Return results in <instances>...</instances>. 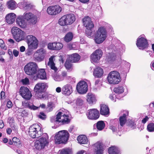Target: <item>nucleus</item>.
<instances>
[{"instance_id":"f257e3e1","label":"nucleus","mask_w":154,"mask_h":154,"mask_svg":"<svg viewBox=\"0 0 154 154\" xmlns=\"http://www.w3.org/2000/svg\"><path fill=\"white\" fill-rule=\"evenodd\" d=\"M29 135L32 138H38L35 142L34 146L37 150H41L48 143V137L46 133L42 134L41 128L37 124H33L29 128L28 131Z\"/></svg>"},{"instance_id":"f03ea898","label":"nucleus","mask_w":154,"mask_h":154,"mask_svg":"<svg viewBox=\"0 0 154 154\" xmlns=\"http://www.w3.org/2000/svg\"><path fill=\"white\" fill-rule=\"evenodd\" d=\"M104 26L100 27L94 33L91 29H87L86 31V34L90 38H94L95 42L97 44L102 43L106 39L107 37L106 29L109 28L112 30L111 26L107 23H105Z\"/></svg>"},{"instance_id":"7ed1b4c3","label":"nucleus","mask_w":154,"mask_h":154,"mask_svg":"<svg viewBox=\"0 0 154 154\" xmlns=\"http://www.w3.org/2000/svg\"><path fill=\"white\" fill-rule=\"evenodd\" d=\"M48 87V85L45 83H38L36 84L34 88L35 97L38 99H44L45 97L44 93Z\"/></svg>"},{"instance_id":"20e7f679","label":"nucleus","mask_w":154,"mask_h":154,"mask_svg":"<svg viewBox=\"0 0 154 154\" xmlns=\"http://www.w3.org/2000/svg\"><path fill=\"white\" fill-rule=\"evenodd\" d=\"M75 17L72 14H69L63 16L58 20L59 24L61 26L71 25L75 21Z\"/></svg>"},{"instance_id":"39448f33","label":"nucleus","mask_w":154,"mask_h":154,"mask_svg":"<svg viewBox=\"0 0 154 154\" xmlns=\"http://www.w3.org/2000/svg\"><path fill=\"white\" fill-rule=\"evenodd\" d=\"M69 137L67 131L63 130L59 131L55 137V141L56 144H59L66 142Z\"/></svg>"},{"instance_id":"423d86ee","label":"nucleus","mask_w":154,"mask_h":154,"mask_svg":"<svg viewBox=\"0 0 154 154\" xmlns=\"http://www.w3.org/2000/svg\"><path fill=\"white\" fill-rule=\"evenodd\" d=\"M107 79L109 84L114 85L118 84L121 80L120 73L115 71L110 72L108 75Z\"/></svg>"},{"instance_id":"0eeeda50","label":"nucleus","mask_w":154,"mask_h":154,"mask_svg":"<svg viewBox=\"0 0 154 154\" xmlns=\"http://www.w3.org/2000/svg\"><path fill=\"white\" fill-rule=\"evenodd\" d=\"M38 66L35 62H30L26 65L24 68L26 74L29 75H33L37 71Z\"/></svg>"},{"instance_id":"6e6552de","label":"nucleus","mask_w":154,"mask_h":154,"mask_svg":"<svg viewBox=\"0 0 154 154\" xmlns=\"http://www.w3.org/2000/svg\"><path fill=\"white\" fill-rule=\"evenodd\" d=\"M26 40L29 49H35L37 48L38 41L35 37L31 35H28L26 37Z\"/></svg>"},{"instance_id":"1a4fd4ad","label":"nucleus","mask_w":154,"mask_h":154,"mask_svg":"<svg viewBox=\"0 0 154 154\" xmlns=\"http://www.w3.org/2000/svg\"><path fill=\"white\" fill-rule=\"evenodd\" d=\"M22 15L29 24L35 25L37 22V17L31 12H25Z\"/></svg>"},{"instance_id":"9d476101","label":"nucleus","mask_w":154,"mask_h":154,"mask_svg":"<svg viewBox=\"0 0 154 154\" xmlns=\"http://www.w3.org/2000/svg\"><path fill=\"white\" fill-rule=\"evenodd\" d=\"M137 47L140 49L143 50L148 46V43L145 36L142 35L137 39L136 43Z\"/></svg>"},{"instance_id":"9b49d317","label":"nucleus","mask_w":154,"mask_h":154,"mask_svg":"<svg viewBox=\"0 0 154 154\" xmlns=\"http://www.w3.org/2000/svg\"><path fill=\"white\" fill-rule=\"evenodd\" d=\"M76 90L79 94H85L88 90V86L87 83L84 81L79 82L76 85Z\"/></svg>"},{"instance_id":"f8f14e48","label":"nucleus","mask_w":154,"mask_h":154,"mask_svg":"<svg viewBox=\"0 0 154 154\" xmlns=\"http://www.w3.org/2000/svg\"><path fill=\"white\" fill-rule=\"evenodd\" d=\"M46 54V51L43 48H41L37 50L34 53L33 57L36 60L41 62L44 60Z\"/></svg>"},{"instance_id":"ddd939ff","label":"nucleus","mask_w":154,"mask_h":154,"mask_svg":"<svg viewBox=\"0 0 154 154\" xmlns=\"http://www.w3.org/2000/svg\"><path fill=\"white\" fill-rule=\"evenodd\" d=\"M87 118L91 120H96L99 117V112L96 109H91L88 110L86 113Z\"/></svg>"},{"instance_id":"4468645a","label":"nucleus","mask_w":154,"mask_h":154,"mask_svg":"<svg viewBox=\"0 0 154 154\" xmlns=\"http://www.w3.org/2000/svg\"><path fill=\"white\" fill-rule=\"evenodd\" d=\"M103 52L101 49H98L94 51L91 56L92 62L98 63L102 57Z\"/></svg>"},{"instance_id":"2eb2a0df","label":"nucleus","mask_w":154,"mask_h":154,"mask_svg":"<svg viewBox=\"0 0 154 154\" xmlns=\"http://www.w3.org/2000/svg\"><path fill=\"white\" fill-rule=\"evenodd\" d=\"M16 22L19 27L23 29L27 28L29 25L22 15L17 17Z\"/></svg>"},{"instance_id":"dca6fc26","label":"nucleus","mask_w":154,"mask_h":154,"mask_svg":"<svg viewBox=\"0 0 154 154\" xmlns=\"http://www.w3.org/2000/svg\"><path fill=\"white\" fill-rule=\"evenodd\" d=\"M62 11V8L59 5L50 6L48 7L47 10V12L48 14L52 15H57Z\"/></svg>"},{"instance_id":"f3484780","label":"nucleus","mask_w":154,"mask_h":154,"mask_svg":"<svg viewBox=\"0 0 154 154\" xmlns=\"http://www.w3.org/2000/svg\"><path fill=\"white\" fill-rule=\"evenodd\" d=\"M20 94L22 97L26 100L30 99L32 97V94L26 87L21 86L20 90Z\"/></svg>"},{"instance_id":"a211bd4d","label":"nucleus","mask_w":154,"mask_h":154,"mask_svg":"<svg viewBox=\"0 0 154 154\" xmlns=\"http://www.w3.org/2000/svg\"><path fill=\"white\" fill-rule=\"evenodd\" d=\"M83 21L84 25L87 29H91L94 27V24L90 17H85L83 19Z\"/></svg>"},{"instance_id":"6ab92c4d","label":"nucleus","mask_w":154,"mask_h":154,"mask_svg":"<svg viewBox=\"0 0 154 154\" xmlns=\"http://www.w3.org/2000/svg\"><path fill=\"white\" fill-rule=\"evenodd\" d=\"M62 93L65 95L69 96L73 92V88L72 86L69 84L64 85L62 89Z\"/></svg>"},{"instance_id":"aec40b11","label":"nucleus","mask_w":154,"mask_h":154,"mask_svg":"<svg viewBox=\"0 0 154 154\" xmlns=\"http://www.w3.org/2000/svg\"><path fill=\"white\" fill-rule=\"evenodd\" d=\"M63 44L57 42L50 43L48 45V49L53 50H60L63 47Z\"/></svg>"},{"instance_id":"412c9836","label":"nucleus","mask_w":154,"mask_h":154,"mask_svg":"<svg viewBox=\"0 0 154 154\" xmlns=\"http://www.w3.org/2000/svg\"><path fill=\"white\" fill-rule=\"evenodd\" d=\"M62 114H60V112H58L57 115L56 117L54 116H52L51 118V121L52 122L57 123V122L61 123L62 124H64L63 122H65L67 120H65L63 119V116L62 117V118L60 117Z\"/></svg>"},{"instance_id":"4be33fe9","label":"nucleus","mask_w":154,"mask_h":154,"mask_svg":"<svg viewBox=\"0 0 154 154\" xmlns=\"http://www.w3.org/2000/svg\"><path fill=\"white\" fill-rule=\"evenodd\" d=\"M103 145L102 143L98 142L93 145V147L96 154H102L103 153Z\"/></svg>"},{"instance_id":"5701e85b","label":"nucleus","mask_w":154,"mask_h":154,"mask_svg":"<svg viewBox=\"0 0 154 154\" xmlns=\"http://www.w3.org/2000/svg\"><path fill=\"white\" fill-rule=\"evenodd\" d=\"M16 17V15L14 13L8 14L5 16L6 21L9 24H12L14 22Z\"/></svg>"},{"instance_id":"b1692460","label":"nucleus","mask_w":154,"mask_h":154,"mask_svg":"<svg viewBox=\"0 0 154 154\" xmlns=\"http://www.w3.org/2000/svg\"><path fill=\"white\" fill-rule=\"evenodd\" d=\"M86 100L89 104H93L96 101V97L94 94L89 93L86 95Z\"/></svg>"},{"instance_id":"393cba45","label":"nucleus","mask_w":154,"mask_h":154,"mask_svg":"<svg viewBox=\"0 0 154 154\" xmlns=\"http://www.w3.org/2000/svg\"><path fill=\"white\" fill-rule=\"evenodd\" d=\"M60 112V114H62L60 116V117L62 118V116H63V119H65V120H67L66 122H63L64 124L68 123L70 121L69 118L70 117V114L69 112L66 110L64 109L62 111V112Z\"/></svg>"},{"instance_id":"a878e982","label":"nucleus","mask_w":154,"mask_h":154,"mask_svg":"<svg viewBox=\"0 0 154 154\" xmlns=\"http://www.w3.org/2000/svg\"><path fill=\"white\" fill-rule=\"evenodd\" d=\"M100 114L105 116H108L109 114V109L107 106L105 104L101 105L100 110Z\"/></svg>"},{"instance_id":"bb28decb","label":"nucleus","mask_w":154,"mask_h":154,"mask_svg":"<svg viewBox=\"0 0 154 154\" xmlns=\"http://www.w3.org/2000/svg\"><path fill=\"white\" fill-rule=\"evenodd\" d=\"M103 71L102 69L98 67L94 69L93 74L95 77L100 78L103 75Z\"/></svg>"},{"instance_id":"cd10ccee","label":"nucleus","mask_w":154,"mask_h":154,"mask_svg":"<svg viewBox=\"0 0 154 154\" xmlns=\"http://www.w3.org/2000/svg\"><path fill=\"white\" fill-rule=\"evenodd\" d=\"M123 115L120 117L119 124L121 126H122L124 125L126 121L127 117L128 115V112L127 111H123Z\"/></svg>"},{"instance_id":"c85d7f7f","label":"nucleus","mask_w":154,"mask_h":154,"mask_svg":"<svg viewBox=\"0 0 154 154\" xmlns=\"http://www.w3.org/2000/svg\"><path fill=\"white\" fill-rule=\"evenodd\" d=\"M25 33L22 31L21 32L18 33L17 35L13 36L14 38L17 42H19L21 41L26 39L25 37Z\"/></svg>"},{"instance_id":"c756f323","label":"nucleus","mask_w":154,"mask_h":154,"mask_svg":"<svg viewBox=\"0 0 154 154\" xmlns=\"http://www.w3.org/2000/svg\"><path fill=\"white\" fill-rule=\"evenodd\" d=\"M80 56L77 53H74L69 56L68 59L71 63H76L80 59Z\"/></svg>"},{"instance_id":"7c9ffc66","label":"nucleus","mask_w":154,"mask_h":154,"mask_svg":"<svg viewBox=\"0 0 154 154\" xmlns=\"http://www.w3.org/2000/svg\"><path fill=\"white\" fill-rule=\"evenodd\" d=\"M54 57L51 56L49 59V61L48 63V65L49 66L51 69L56 72L57 70V69L55 66L54 61Z\"/></svg>"},{"instance_id":"2f4dec72","label":"nucleus","mask_w":154,"mask_h":154,"mask_svg":"<svg viewBox=\"0 0 154 154\" xmlns=\"http://www.w3.org/2000/svg\"><path fill=\"white\" fill-rule=\"evenodd\" d=\"M8 8L11 10L15 9L17 7V4L15 1L13 0L8 1L6 4Z\"/></svg>"},{"instance_id":"473e14b6","label":"nucleus","mask_w":154,"mask_h":154,"mask_svg":"<svg viewBox=\"0 0 154 154\" xmlns=\"http://www.w3.org/2000/svg\"><path fill=\"white\" fill-rule=\"evenodd\" d=\"M78 143L82 144H88V138L85 135H80L77 137Z\"/></svg>"},{"instance_id":"72a5a7b5","label":"nucleus","mask_w":154,"mask_h":154,"mask_svg":"<svg viewBox=\"0 0 154 154\" xmlns=\"http://www.w3.org/2000/svg\"><path fill=\"white\" fill-rule=\"evenodd\" d=\"M36 77L42 79H46V74L44 69H41L39 70Z\"/></svg>"},{"instance_id":"f704fd0d","label":"nucleus","mask_w":154,"mask_h":154,"mask_svg":"<svg viewBox=\"0 0 154 154\" xmlns=\"http://www.w3.org/2000/svg\"><path fill=\"white\" fill-rule=\"evenodd\" d=\"M22 105L25 108H28L30 109L33 110H35L38 108V107L32 104H30L28 102H22Z\"/></svg>"},{"instance_id":"c9c22d12","label":"nucleus","mask_w":154,"mask_h":154,"mask_svg":"<svg viewBox=\"0 0 154 154\" xmlns=\"http://www.w3.org/2000/svg\"><path fill=\"white\" fill-rule=\"evenodd\" d=\"M116 58V55L113 53H109L107 55L106 60L108 63H111L114 61Z\"/></svg>"},{"instance_id":"e433bc0d","label":"nucleus","mask_w":154,"mask_h":154,"mask_svg":"<svg viewBox=\"0 0 154 154\" xmlns=\"http://www.w3.org/2000/svg\"><path fill=\"white\" fill-rule=\"evenodd\" d=\"M60 154H72V151L71 149L69 148H63L59 151Z\"/></svg>"},{"instance_id":"4c0bfd02","label":"nucleus","mask_w":154,"mask_h":154,"mask_svg":"<svg viewBox=\"0 0 154 154\" xmlns=\"http://www.w3.org/2000/svg\"><path fill=\"white\" fill-rule=\"evenodd\" d=\"M109 154H118L119 153L118 149L115 146L110 147L108 149Z\"/></svg>"},{"instance_id":"58836bf2","label":"nucleus","mask_w":154,"mask_h":154,"mask_svg":"<svg viewBox=\"0 0 154 154\" xmlns=\"http://www.w3.org/2000/svg\"><path fill=\"white\" fill-rule=\"evenodd\" d=\"M73 34L71 32H69L67 33L64 38V40L66 42H69L71 41L73 38Z\"/></svg>"},{"instance_id":"ea45409f","label":"nucleus","mask_w":154,"mask_h":154,"mask_svg":"<svg viewBox=\"0 0 154 154\" xmlns=\"http://www.w3.org/2000/svg\"><path fill=\"white\" fill-rule=\"evenodd\" d=\"M105 125L103 121H99L96 124L97 128L99 131H101L105 128Z\"/></svg>"},{"instance_id":"a19ab883","label":"nucleus","mask_w":154,"mask_h":154,"mask_svg":"<svg viewBox=\"0 0 154 154\" xmlns=\"http://www.w3.org/2000/svg\"><path fill=\"white\" fill-rule=\"evenodd\" d=\"M124 89L122 86H119L115 88L113 90L114 92L116 94L118 95V94H121L123 93L124 91Z\"/></svg>"},{"instance_id":"79ce46f5","label":"nucleus","mask_w":154,"mask_h":154,"mask_svg":"<svg viewBox=\"0 0 154 154\" xmlns=\"http://www.w3.org/2000/svg\"><path fill=\"white\" fill-rule=\"evenodd\" d=\"M22 31L20 29L16 26L13 27L11 29V32L13 36Z\"/></svg>"},{"instance_id":"37998d69","label":"nucleus","mask_w":154,"mask_h":154,"mask_svg":"<svg viewBox=\"0 0 154 154\" xmlns=\"http://www.w3.org/2000/svg\"><path fill=\"white\" fill-rule=\"evenodd\" d=\"M20 4L23 5V7L25 10H29L32 8V5L30 4H28L26 2H21Z\"/></svg>"},{"instance_id":"c03bdc74","label":"nucleus","mask_w":154,"mask_h":154,"mask_svg":"<svg viewBox=\"0 0 154 154\" xmlns=\"http://www.w3.org/2000/svg\"><path fill=\"white\" fill-rule=\"evenodd\" d=\"M122 96H118V95L115 94H111L109 96L110 99L113 102H115L116 101V99H119L121 98Z\"/></svg>"},{"instance_id":"a18cd8bd","label":"nucleus","mask_w":154,"mask_h":154,"mask_svg":"<svg viewBox=\"0 0 154 154\" xmlns=\"http://www.w3.org/2000/svg\"><path fill=\"white\" fill-rule=\"evenodd\" d=\"M69 62V60L67 59L65 63V66L67 69L71 70L72 69V64Z\"/></svg>"},{"instance_id":"49530a36","label":"nucleus","mask_w":154,"mask_h":154,"mask_svg":"<svg viewBox=\"0 0 154 154\" xmlns=\"http://www.w3.org/2000/svg\"><path fill=\"white\" fill-rule=\"evenodd\" d=\"M47 106V110L49 111H51L55 107V105L52 102H49L48 103Z\"/></svg>"},{"instance_id":"de8ad7c7","label":"nucleus","mask_w":154,"mask_h":154,"mask_svg":"<svg viewBox=\"0 0 154 154\" xmlns=\"http://www.w3.org/2000/svg\"><path fill=\"white\" fill-rule=\"evenodd\" d=\"M12 140L14 145H17L21 143L20 140L16 137H14L13 138Z\"/></svg>"},{"instance_id":"09e8293b","label":"nucleus","mask_w":154,"mask_h":154,"mask_svg":"<svg viewBox=\"0 0 154 154\" xmlns=\"http://www.w3.org/2000/svg\"><path fill=\"white\" fill-rule=\"evenodd\" d=\"M53 77L54 80L56 81H60L63 80V78L61 77L60 75H53Z\"/></svg>"},{"instance_id":"8fccbe9b","label":"nucleus","mask_w":154,"mask_h":154,"mask_svg":"<svg viewBox=\"0 0 154 154\" xmlns=\"http://www.w3.org/2000/svg\"><path fill=\"white\" fill-rule=\"evenodd\" d=\"M147 128L148 131L150 132L154 131V124L150 123L147 125Z\"/></svg>"},{"instance_id":"3c124183","label":"nucleus","mask_w":154,"mask_h":154,"mask_svg":"<svg viewBox=\"0 0 154 154\" xmlns=\"http://www.w3.org/2000/svg\"><path fill=\"white\" fill-rule=\"evenodd\" d=\"M18 111L19 112H21V116L23 117H25L27 115L28 112L22 108H18Z\"/></svg>"},{"instance_id":"603ef678","label":"nucleus","mask_w":154,"mask_h":154,"mask_svg":"<svg viewBox=\"0 0 154 154\" xmlns=\"http://www.w3.org/2000/svg\"><path fill=\"white\" fill-rule=\"evenodd\" d=\"M0 46L1 48L4 50L7 49V47L5 45L4 41L1 39H0Z\"/></svg>"},{"instance_id":"864d4df0","label":"nucleus","mask_w":154,"mask_h":154,"mask_svg":"<svg viewBox=\"0 0 154 154\" xmlns=\"http://www.w3.org/2000/svg\"><path fill=\"white\" fill-rule=\"evenodd\" d=\"M117 125L115 124L111 125L109 126V128L113 132H116L117 131Z\"/></svg>"},{"instance_id":"5fc2aeb1","label":"nucleus","mask_w":154,"mask_h":154,"mask_svg":"<svg viewBox=\"0 0 154 154\" xmlns=\"http://www.w3.org/2000/svg\"><path fill=\"white\" fill-rule=\"evenodd\" d=\"M84 101L82 99L78 98L76 100V104L79 106H82L83 103Z\"/></svg>"},{"instance_id":"6e6d98bb","label":"nucleus","mask_w":154,"mask_h":154,"mask_svg":"<svg viewBox=\"0 0 154 154\" xmlns=\"http://www.w3.org/2000/svg\"><path fill=\"white\" fill-rule=\"evenodd\" d=\"M38 117L42 119H45L46 118V115L43 112H40L38 115Z\"/></svg>"},{"instance_id":"4d7b16f0","label":"nucleus","mask_w":154,"mask_h":154,"mask_svg":"<svg viewBox=\"0 0 154 154\" xmlns=\"http://www.w3.org/2000/svg\"><path fill=\"white\" fill-rule=\"evenodd\" d=\"M128 126L132 129H134L136 127V124L133 122L131 121L129 123Z\"/></svg>"},{"instance_id":"13d9d810","label":"nucleus","mask_w":154,"mask_h":154,"mask_svg":"<svg viewBox=\"0 0 154 154\" xmlns=\"http://www.w3.org/2000/svg\"><path fill=\"white\" fill-rule=\"evenodd\" d=\"M22 82L23 85H27L29 83V81L28 78H26L22 80Z\"/></svg>"},{"instance_id":"bf43d9fd","label":"nucleus","mask_w":154,"mask_h":154,"mask_svg":"<svg viewBox=\"0 0 154 154\" xmlns=\"http://www.w3.org/2000/svg\"><path fill=\"white\" fill-rule=\"evenodd\" d=\"M101 85H95L93 87V89L94 91H97L100 89Z\"/></svg>"},{"instance_id":"052dcab7","label":"nucleus","mask_w":154,"mask_h":154,"mask_svg":"<svg viewBox=\"0 0 154 154\" xmlns=\"http://www.w3.org/2000/svg\"><path fill=\"white\" fill-rule=\"evenodd\" d=\"M149 118L147 116H146L142 120V122L143 124L145 123L148 120Z\"/></svg>"},{"instance_id":"680f3d73","label":"nucleus","mask_w":154,"mask_h":154,"mask_svg":"<svg viewBox=\"0 0 154 154\" xmlns=\"http://www.w3.org/2000/svg\"><path fill=\"white\" fill-rule=\"evenodd\" d=\"M12 103L10 101H9L7 102V106L8 108H11L12 106Z\"/></svg>"},{"instance_id":"e2e57ef3","label":"nucleus","mask_w":154,"mask_h":154,"mask_svg":"<svg viewBox=\"0 0 154 154\" xmlns=\"http://www.w3.org/2000/svg\"><path fill=\"white\" fill-rule=\"evenodd\" d=\"M13 53L15 57H17L19 55V52L17 50H14L13 51Z\"/></svg>"},{"instance_id":"0e129e2a","label":"nucleus","mask_w":154,"mask_h":154,"mask_svg":"<svg viewBox=\"0 0 154 154\" xmlns=\"http://www.w3.org/2000/svg\"><path fill=\"white\" fill-rule=\"evenodd\" d=\"M61 77L63 78V80L64 79V78L67 76V74L66 72H62L61 75H60Z\"/></svg>"},{"instance_id":"69168bd1","label":"nucleus","mask_w":154,"mask_h":154,"mask_svg":"<svg viewBox=\"0 0 154 154\" xmlns=\"http://www.w3.org/2000/svg\"><path fill=\"white\" fill-rule=\"evenodd\" d=\"M5 92L3 91H1L0 94V96H1V100H2L5 98Z\"/></svg>"},{"instance_id":"338daca9","label":"nucleus","mask_w":154,"mask_h":154,"mask_svg":"<svg viewBox=\"0 0 154 154\" xmlns=\"http://www.w3.org/2000/svg\"><path fill=\"white\" fill-rule=\"evenodd\" d=\"M4 126V124L2 120H0V128H3Z\"/></svg>"},{"instance_id":"774afa93","label":"nucleus","mask_w":154,"mask_h":154,"mask_svg":"<svg viewBox=\"0 0 154 154\" xmlns=\"http://www.w3.org/2000/svg\"><path fill=\"white\" fill-rule=\"evenodd\" d=\"M20 50L21 52H24L25 50V48L24 46H21L20 47Z\"/></svg>"}]
</instances>
